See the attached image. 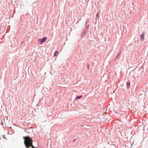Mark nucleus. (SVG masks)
I'll return each instance as SVG.
<instances>
[{"mask_svg":"<svg viewBox=\"0 0 148 148\" xmlns=\"http://www.w3.org/2000/svg\"><path fill=\"white\" fill-rule=\"evenodd\" d=\"M47 39V37H44L42 39H39L38 40V43H39V44H42L43 42H45Z\"/></svg>","mask_w":148,"mask_h":148,"instance_id":"f03ea898","label":"nucleus"},{"mask_svg":"<svg viewBox=\"0 0 148 148\" xmlns=\"http://www.w3.org/2000/svg\"><path fill=\"white\" fill-rule=\"evenodd\" d=\"M98 13L97 15V16H98Z\"/></svg>","mask_w":148,"mask_h":148,"instance_id":"0eeeda50","label":"nucleus"},{"mask_svg":"<svg viewBox=\"0 0 148 148\" xmlns=\"http://www.w3.org/2000/svg\"><path fill=\"white\" fill-rule=\"evenodd\" d=\"M23 138L24 139V143L26 148H28L32 146L33 140L31 138L27 136L23 137Z\"/></svg>","mask_w":148,"mask_h":148,"instance_id":"f257e3e1","label":"nucleus"},{"mask_svg":"<svg viewBox=\"0 0 148 148\" xmlns=\"http://www.w3.org/2000/svg\"><path fill=\"white\" fill-rule=\"evenodd\" d=\"M58 54V51H56L54 53V56H57Z\"/></svg>","mask_w":148,"mask_h":148,"instance_id":"7ed1b4c3","label":"nucleus"},{"mask_svg":"<svg viewBox=\"0 0 148 148\" xmlns=\"http://www.w3.org/2000/svg\"><path fill=\"white\" fill-rule=\"evenodd\" d=\"M130 82H128V83H127V84H128V85H130Z\"/></svg>","mask_w":148,"mask_h":148,"instance_id":"423d86ee","label":"nucleus"},{"mask_svg":"<svg viewBox=\"0 0 148 148\" xmlns=\"http://www.w3.org/2000/svg\"><path fill=\"white\" fill-rule=\"evenodd\" d=\"M140 38L142 41L144 39V35L143 34H142L140 36Z\"/></svg>","mask_w":148,"mask_h":148,"instance_id":"20e7f679","label":"nucleus"},{"mask_svg":"<svg viewBox=\"0 0 148 148\" xmlns=\"http://www.w3.org/2000/svg\"><path fill=\"white\" fill-rule=\"evenodd\" d=\"M82 95L80 96H77L76 98V99H80L81 97H82Z\"/></svg>","mask_w":148,"mask_h":148,"instance_id":"39448f33","label":"nucleus"}]
</instances>
